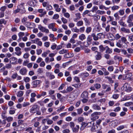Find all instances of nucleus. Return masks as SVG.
Instances as JSON below:
<instances>
[{
  "label": "nucleus",
  "mask_w": 133,
  "mask_h": 133,
  "mask_svg": "<svg viewBox=\"0 0 133 133\" xmlns=\"http://www.w3.org/2000/svg\"><path fill=\"white\" fill-rule=\"evenodd\" d=\"M98 40L102 39V38L104 37V35L102 33H99L97 34Z\"/></svg>",
  "instance_id": "a878e982"
},
{
  "label": "nucleus",
  "mask_w": 133,
  "mask_h": 133,
  "mask_svg": "<svg viewBox=\"0 0 133 133\" xmlns=\"http://www.w3.org/2000/svg\"><path fill=\"white\" fill-rule=\"evenodd\" d=\"M92 107L93 109L96 110H99L101 109L100 107L97 104H93Z\"/></svg>",
  "instance_id": "a211bd4d"
},
{
  "label": "nucleus",
  "mask_w": 133,
  "mask_h": 133,
  "mask_svg": "<svg viewBox=\"0 0 133 133\" xmlns=\"http://www.w3.org/2000/svg\"><path fill=\"white\" fill-rule=\"evenodd\" d=\"M30 79L28 77H24L23 80L25 82L27 83L29 82L30 81Z\"/></svg>",
  "instance_id": "e2e57ef3"
},
{
  "label": "nucleus",
  "mask_w": 133,
  "mask_h": 133,
  "mask_svg": "<svg viewBox=\"0 0 133 133\" xmlns=\"http://www.w3.org/2000/svg\"><path fill=\"white\" fill-rule=\"evenodd\" d=\"M119 95L117 94H114L112 95V97L115 99H117L119 96Z\"/></svg>",
  "instance_id": "69168bd1"
},
{
  "label": "nucleus",
  "mask_w": 133,
  "mask_h": 133,
  "mask_svg": "<svg viewBox=\"0 0 133 133\" xmlns=\"http://www.w3.org/2000/svg\"><path fill=\"white\" fill-rule=\"evenodd\" d=\"M116 45L119 48H121L122 47V44H121V41L120 40H119L118 42L116 43Z\"/></svg>",
  "instance_id": "a18cd8bd"
},
{
  "label": "nucleus",
  "mask_w": 133,
  "mask_h": 133,
  "mask_svg": "<svg viewBox=\"0 0 133 133\" xmlns=\"http://www.w3.org/2000/svg\"><path fill=\"white\" fill-rule=\"evenodd\" d=\"M121 41L122 43L126 44V42L127 41V39L126 38L124 37H122L121 38Z\"/></svg>",
  "instance_id": "f704fd0d"
},
{
  "label": "nucleus",
  "mask_w": 133,
  "mask_h": 133,
  "mask_svg": "<svg viewBox=\"0 0 133 133\" xmlns=\"http://www.w3.org/2000/svg\"><path fill=\"white\" fill-rule=\"evenodd\" d=\"M6 123V122L5 120H2L0 119V125L1 127L4 126Z\"/></svg>",
  "instance_id": "393cba45"
},
{
  "label": "nucleus",
  "mask_w": 133,
  "mask_h": 133,
  "mask_svg": "<svg viewBox=\"0 0 133 133\" xmlns=\"http://www.w3.org/2000/svg\"><path fill=\"white\" fill-rule=\"evenodd\" d=\"M94 87L97 89H98L101 87V85L98 83H96L94 85Z\"/></svg>",
  "instance_id": "774afa93"
},
{
  "label": "nucleus",
  "mask_w": 133,
  "mask_h": 133,
  "mask_svg": "<svg viewBox=\"0 0 133 133\" xmlns=\"http://www.w3.org/2000/svg\"><path fill=\"white\" fill-rule=\"evenodd\" d=\"M133 20V14L129 15L128 17L127 21V23H129L130 22H132Z\"/></svg>",
  "instance_id": "4be33fe9"
},
{
  "label": "nucleus",
  "mask_w": 133,
  "mask_h": 133,
  "mask_svg": "<svg viewBox=\"0 0 133 133\" xmlns=\"http://www.w3.org/2000/svg\"><path fill=\"white\" fill-rule=\"evenodd\" d=\"M83 23L82 21H78L76 23V25L78 26H80L83 25Z\"/></svg>",
  "instance_id": "4c0bfd02"
},
{
  "label": "nucleus",
  "mask_w": 133,
  "mask_h": 133,
  "mask_svg": "<svg viewBox=\"0 0 133 133\" xmlns=\"http://www.w3.org/2000/svg\"><path fill=\"white\" fill-rule=\"evenodd\" d=\"M89 93L86 91H84L81 95V97L82 98H88Z\"/></svg>",
  "instance_id": "ddd939ff"
},
{
  "label": "nucleus",
  "mask_w": 133,
  "mask_h": 133,
  "mask_svg": "<svg viewBox=\"0 0 133 133\" xmlns=\"http://www.w3.org/2000/svg\"><path fill=\"white\" fill-rule=\"evenodd\" d=\"M76 18L74 19V21L75 22L79 20L81 18V14L79 13H77L75 14Z\"/></svg>",
  "instance_id": "f3484780"
},
{
  "label": "nucleus",
  "mask_w": 133,
  "mask_h": 133,
  "mask_svg": "<svg viewBox=\"0 0 133 133\" xmlns=\"http://www.w3.org/2000/svg\"><path fill=\"white\" fill-rule=\"evenodd\" d=\"M73 88L71 86H69L67 88L66 90L68 92H69L73 90Z\"/></svg>",
  "instance_id": "13d9d810"
},
{
  "label": "nucleus",
  "mask_w": 133,
  "mask_h": 133,
  "mask_svg": "<svg viewBox=\"0 0 133 133\" xmlns=\"http://www.w3.org/2000/svg\"><path fill=\"white\" fill-rule=\"evenodd\" d=\"M91 36L89 35L88 36L87 38V43L88 45H89L91 44L92 42V38Z\"/></svg>",
  "instance_id": "f8f14e48"
},
{
  "label": "nucleus",
  "mask_w": 133,
  "mask_h": 133,
  "mask_svg": "<svg viewBox=\"0 0 133 133\" xmlns=\"http://www.w3.org/2000/svg\"><path fill=\"white\" fill-rule=\"evenodd\" d=\"M17 59L15 57H13L10 59V61L11 63L12 64H15L17 63Z\"/></svg>",
  "instance_id": "4468645a"
},
{
  "label": "nucleus",
  "mask_w": 133,
  "mask_h": 133,
  "mask_svg": "<svg viewBox=\"0 0 133 133\" xmlns=\"http://www.w3.org/2000/svg\"><path fill=\"white\" fill-rule=\"evenodd\" d=\"M38 29L42 32H44L46 34L48 33L49 32V30L48 29L43 26L41 24L38 25Z\"/></svg>",
  "instance_id": "423d86ee"
},
{
  "label": "nucleus",
  "mask_w": 133,
  "mask_h": 133,
  "mask_svg": "<svg viewBox=\"0 0 133 133\" xmlns=\"http://www.w3.org/2000/svg\"><path fill=\"white\" fill-rule=\"evenodd\" d=\"M131 62L129 61V59H126L123 60V63L125 64V65H129L131 64Z\"/></svg>",
  "instance_id": "b1692460"
},
{
  "label": "nucleus",
  "mask_w": 133,
  "mask_h": 133,
  "mask_svg": "<svg viewBox=\"0 0 133 133\" xmlns=\"http://www.w3.org/2000/svg\"><path fill=\"white\" fill-rule=\"evenodd\" d=\"M71 30L74 32H76L77 33L79 32V29H77L76 27L72 28L71 29Z\"/></svg>",
  "instance_id": "4d7b16f0"
},
{
  "label": "nucleus",
  "mask_w": 133,
  "mask_h": 133,
  "mask_svg": "<svg viewBox=\"0 0 133 133\" xmlns=\"http://www.w3.org/2000/svg\"><path fill=\"white\" fill-rule=\"evenodd\" d=\"M28 4L31 6H34L35 5L34 2L32 0L29 1L28 2Z\"/></svg>",
  "instance_id": "a19ab883"
},
{
  "label": "nucleus",
  "mask_w": 133,
  "mask_h": 133,
  "mask_svg": "<svg viewBox=\"0 0 133 133\" xmlns=\"http://www.w3.org/2000/svg\"><path fill=\"white\" fill-rule=\"evenodd\" d=\"M114 59L115 60L119 59L122 61V58L121 57L117 55H115L114 57Z\"/></svg>",
  "instance_id": "09e8293b"
},
{
  "label": "nucleus",
  "mask_w": 133,
  "mask_h": 133,
  "mask_svg": "<svg viewBox=\"0 0 133 133\" xmlns=\"http://www.w3.org/2000/svg\"><path fill=\"white\" fill-rule=\"evenodd\" d=\"M77 114H81L83 112V110L82 108H79L77 109Z\"/></svg>",
  "instance_id": "680f3d73"
},
{
  "label": "nucleus",
  "mask_w": 133,
  "mask_h": 133,
  "mask_svg": "<svg viewBox=\"0 0 133 133\" xmlns=\"http://www.w3.org/2000/svg\"><path fill=\"white\" fill-rule=\"evenodd\" d=\"M6 111H4V112H3L1 114V116L2 117V118L3 119H5V118H6Z\"/></svg>",
  "instance_id": "052dcab7"
},
{
  "label": "nucleus",
  "mask_w": 133,
  "mask_h": 133,
  "mask_svg": "<svg viewBox=\"0 0 133 133\" xmlns=\"http://www.w3.org/2000/svg\"><path fill=\"white\" fill-rule=\"evenodd\" d=\"M39 110V107L38 105L34 104L32 106L29 111L30 113L34 114L36 113L37 110Z\"/></svg>",
  "instance_id": "7ed1b4c3"
},
{
  "label": "nucleus",
  "mask_w": 133,
  "mask_h": 133,
  "mask_svg": "<svg viewBox=\"0 0 133 133\" xmlns=\"http://www.w3.org/2000/svg\"><path fill=\"white\" fill-rule=\"evenodd\" d=\"M118 23L124 27H126L127 26V24L125 23L122 20H120Z\"/></svg>",
  "instance_id": "473e14b6"
},
{
  "label": "nucleus",
  "mask_w": 133,
  "mask_h": 133,
  "mask_svg": "<svg viewBox=\"0 0 133 133\" xmlns=\"http://www.w3.org/2000/svg\"><path fill=\"white\" fill-rule=\"evenodd\" d=\"M108 37L109 39L112 41H114L115 40L114 38H113L114 35L111 33H108Z\"/></svg>",
  "instance_id": "cd10ccee"
},
{
  "label": "nucleus",
  "mask_w": 133,
  "mask_h": 133,
  "mask_svg": "<svg viewBox=\"0 0 133 133\" xmlns=\"http://www.w3.org/2000/svg\"><path fill=\"white\" fill-rule=\"evenodd\" d=\"M99 8L100 9L103 10L104 9L105 10H107L109 9V8L106 7L103 4H101L99 6Z\"/></svg>",
  "instance_id": "c756f323"
},
{
  "label": "nucleus",
  "mask_w": 133,
  "mask_h": 133,
  "mask_svg": "<svg viewBox=\"0 0 133 133\" xmlns=\"http://www.w3.org/2000/svg\"><path fill=\"white\" fill-rule=\"evenodd\" d=\"M128 39L130 42L133 41V35H128Z\"/></svg>",
  "instance_id": "37998d69"
},
{
  "label": "nucleus",
  "mask_w": 133,
  "mask_h": 133,
  "mask_svg": "<svg viewBox=\"0 0 133 133\" xmlns=\"http://www.w3.org/2000/svg\"><path fill=\"white\" fill-rule=\"evenodd\" d=\"M96 52H97V54L95 56V58L96 60H100L102 58V54L100 52L96 51Z\"/></svg>",
  "instance_id": "9b49d317"
},
{
  "label": "nucleus",
  "mask_w": 133,
  "mask_h": 133,
  "mask_svg": "<svg viewBox=\"0 0 133 133\" xmlns=\"http://www.w3.org/2000/svg\"><path fill=\"white\" fill-rule=\"evenodd\" d=\"M130 99V96H125L124 97L122 98V101H125Z\"/></svg>",
  "instance_id": "49530a36"
},
{
  "label": "nucleus",
  "mask_w": 133,
  "mask_h": 133,
  "mask_svg": "<svg viewBox=\"0 0 133 133\" xmlns=\"http://www.w3.org/2000/svg\"><path fill=\"white\" fill-rule=\"evenodd\" d=\"M105 53L108 54H111L112 53V50L111 48H110L108 46H106Z\"/></svg>",
  "instance_id": "6ab92c4d"
},
{
  "label": "nucleus",
  "mask_w": 133,
  "mask_h": 133,
  "mask_svg": "<svg viewBox=\"0 0 133 133\" xmlns=\"http://www.w3.org/2000/svg\"><path fill=\"white\" fill-rule=\"evenodd\" d=\"M105 78L108 79L109 82L111 83H112L114 82V81L112 80L111 77L109 76H106Z\"/></svg>",
  "instance_id": "72a5a7b5"
},
{
  "label": "nucleus",
  "mask_w": 133,
  "mask_h": 133,
  "mask_svg": "<svg viewBox=\"0 0 133 133\" xmlns=\"http://www.w3.org/2000/svg\"><path fill=\"white\" fill-rule=\"evenodd\" d=\"M121 30L125 33H129L130 32V31L129 29H126L124 27L121 28Z\"/></svg>",
  "instance_id": "412c9836"
},
{
  "label": "nucleus",
  "mask_w": 133,
  "mask_h": 133,
  "mask_svg": "<svg viewBox=\"0 0 133 133\" xmlns=\"http://www.w3.org/2000/svg\"><path fill=\"white\" fill-rule=\"evenodd\" d=\"M74 80L77 83H79L80 82V80L79 78L77 76H75L74 77Z\"/></svg>",
  "instance_id": "603ef678"
},
{
  "label": "nucleus",
  "mask_w": 133,
  "mask_h": 133,
  "mask_svg": "<svg viewBox=\"0 0 133 133\" xmlns=\"http://www.w3.org/2000/svg\"><path fill=\"white\" fill-rule=\"evenodd\" d=\"M82 125L83 126H82L80 128V129L82 130V128L84 126L85 127H92L93 124H92L91 122H89L88 123H86L85 122H82Z\"/></svg>",
  "instance_id": "1a4fd4ad"
},
{
  "label": "nucleus",
  "mask_w": 133,
  "mask_h": 133,
  "mask_svg": "<svg viewBox=\"0 0 133 133\" xmlns=\"http://www.w3.org/2000/svg\"><path fill=\"white\" fill-rule=\"evenodd\" d=\"M79 39L81 41H83L86 39V37L85 35L83 34H82L79 37Z\"/></svg>",
  "instance_id": "c85d7f7f"
},
{
  "label": "nucleus",
  "mask_w": 133,
  "mask_h": 133,
  "mask_svg": "<svg viewBox=\"0 0 133 133\" xmlns=\"http://www.w3.org/2000/svg\"><path fill=\"white\" fill-rule=\"evenodd\" d=\"M97 13L99 15H102L105 13V12L104 11L97 10Z\"/></svg>",
  "instance_id": "3c124183"
},
{
  "label": "nucleus",
  "mask_w": 133,
  "mask_h": 133,
  "mask_svg": "<svg viewBox=\"0 0 133 133\" xmlns=\"http://www.w3.org/2000/svg\"><path fill=\"white\" fill-rule=\"evenodd\" d=\"M79 128V126L78 125H76L75 127H74L72 129L73 132H77L78 131Z\"/></svg>",
  "instance_id": "5701e85b"
},
{
  "label": "nucleus",
  "mask_w": 133,
  "mask_h": 133,
  "mask_svg": "<svg viewBox=\"0 0 133 133\" xmlns=\"http://www.w3.org/2000/svg\"><path fill=\"white\" fill-rule=\"evenodd\" d=\"M53 6L55 9V11L57 12H59L61 10V9L59 7L58 4H55L53 5Z\"/></svg>",
  "instance_id": "2eb2a0df"
},
{
  "label": "nucleus",
  "mask_w": 133,
  "mask_h": 133,
  "mask_svg": "<svg viewBox=\"0 0 133 133\" xmlns=\"http://www.w3.org/2000/svg\"><path fill=\"white\" fill-rule=\"evenodd\" d=\"M131 105H133V103L131 102H127L124 104V105L126 107H129Z\"/></svg>",
  "instance_id": "de8ad7c7"
},
{
  "label": "nucleus",
  "mask_w": 133,
  "mask_h": 133,
  "mask_svg": "<svg viewBox=\"0 0 133 133\" xmlns=\"http://www.w3.org/2000/svg\"><path fill=\"white\" fill-rule=\"evenodd\" d=\"M27 70L25 67H23L19 70V73L22 75H25L27 74Z\"/></svg>",
  "instance_id": "9d476101"
},
{
  "label": "nucleus",
  "mask_w": 133,
  "mask_h": 133,
  "mask_svg": "<svg viewBox=\"0 0 133 133\" xmlns=\"http://www.w3.org/2000/svg\"><path fill=\"white\" fill-rule=\"evenodd\" d=\"M41 117H36L34 118L31 121V122L32 123L35 122H37L36 121H39L41 119Z\"/></svg>",
  "instance_id": "e433bc0d"
},
{
  "label": "nucleus",
  "mask_w": 133,
  "mask_h": 133,
  "mask_svg": "<svg viewBox=\"0 0 133 133\" xmlns=\"http://www.w3.org/2000/svg\"><path fill=\"white\" fill-rule=\"evenodd\" d=\"M37 42L36 44H37L38 45L40 46H41L42 45V43L41 41H39V39L37 38Z\"/></svg>",
  "instance_id": "6e6d98bb"
},
{
  "label": "nucleus",
  "mask_w": 133,
  "mask_h": 133,
  "mask_svg": "<svg viewBox=\"0 0 133 133\" xmlns=\"http://www.w3.org/2000/svg\"><path fill=\"white\" fill-rule=\"evenodd\" d=\"M101 114V112H96L92 113L91 115V120L94 121L96 119H97L99 118V117L97 115H99Z\"/></svg>",
  "instance_id": "20e7f679"
},
{
  "label": "nucleus",
  "mask_w": 133,
  "mask_h": 133,
  "mask_svg": "<svg viewBox=\"0 0 133 133\" xmlns=\"http://www.w3.org/2000/svg\"><path fill=\"white\" fill-rule=\"evenodd\" d=\"M47 121V123L48 124L50 125L52 124L53 123V121L49 119V118L45 119H43V122L44 121Z\"/></svg>",
  "instance_id": "bb28decb"
},
{
  "label": "nucleus",
  "mask_w": 133,
  "mask_h": 133,
  "mask_svg": "<svg viewBox=\"0 0 133 133\" xmlns=\"http://www.w3.org/2000/svg\"><path fill=\"white\" fill-rule=\"evenodd\" d=\"M56 53L55 54L51 53L49 55V56L50 57L49 58L48 57H46L45 59V61L46 63H49L50 62H52L54 61V57L56 55Z\"/></svg>",
  "instance_id": "f257e3e1"
},
{
  "label": "nucleus",
  "mask_w": 133,
  "mask_h": 133,
  "mask_svg": "<svg viewBox=\"0 0 133 133\" xmlns=\"http://www.w3.org/2000/svg\"><path fill=\"white\" fill-rule=\"evenodd\" d=\"M102 27L103 28L105 29V31L106 32H109L110 30V25L108 24L106 25L105 22H103L102 24Z\"/></svg>",
  "instance_id": "6e6552de"
},
{
  "label": "nucleus",
  "mask_w": 133,
  "mask_h": 133,
  "mask_svg": "<svg viewBox=\"0 0 133 133\" xmlns=\"http://www.w3.org/2000/svg\"><path fill=\"white\" fill-rule=\"evenodd\" d=\"M91 36L93 37V39L94 41H97L98 40L97 35V34L96 35L95 33H92Z\"/></svg>",
  "instance_id": "aec40b11"
},
{
  "label": "nucleus",
  "mask_w": 133,
  "mask_h": 133,
  "mask_svg": "<svg viewBox=\"0 0 133 133\" xmlns=\"http://www.w3.org/2000/svg\"><path fill=\"white\" fill-rule=\"evenodd\" d=\"M24 25L26 27L32 29L36 27V25L34 23L29 22H26Z\"/></svg>",
  "instance_id": "0eeeda50"
},
{
  "label": "nucleus",
  "mask_w": 133,
  "mask_h": 133,
  "mask_svg": "<svg viewBox=\"0 0 133 133\" xmlns=\"http://www.w3.org/2000/svg\"><path fill=\"white\" fill-rule=\"evenodd\" d=\"M99 51L101 52H103L106 49V46L104 47L102 45L99 46Z\"/></svg>",
  "instance_id": "7c9ffc66"
},
{
  "label": "nucleus",
  "mask_w": 133,
  "mask_h": 133,
  "mask_svg": "<svg viewBox=\"0 0 133 133\" xmlns=\"http://www.w3.org/2000/svg\"><path fill=\"white\" fill-rule=\"evenodd\" d=\"M55 26V24L53 23H50L48 25V28L50 29H52Z\"/></svg>",
  "instance_id": "bf43d9fd"
},
{
  "label": "nucleus",
  "mask_w": 133,
  "mask_h": 133,
  "mask_svg": "<svg viewBox=\"0 0 133 133\" xmlns=\"http://www.w3.org/2000/svg\"><path fill=\"white\" fill-rule=\"evenodd\" d=\"M107 64H108L109 65H112L113 64L114 62L113 60H109L107 62Z\"/></svg>",
  "instance_id": "0e129e2a"
},
{
  "label": "nucleus",
  "mask_w": 133,
  "mask_h": 133,
  "mask_svg": "<svg viewBox=\"0 0 133 133\" xmlns=\"http://www.w3.org/2000/svg\"><path fill=\"white\" fill-rule=\"evenodd\" d=\"M23 94V91H19L17 92V96L18 97H22Z\"/></svg>",
  "instance_id": "58836bf2"
},
{
  "label": "nucleus",
  "mask_w": 133,
  "mask_h": 133,
  "mask_svg": "<svg viewBox=\"0 0 133 133\" xmlns=\"http://www.w3.org/2000/svg\"><path fill=\"white\" fill-rule=\"evenodd\" d=\"M68 51V50L63 49L60 50L59 51V53L60 54H62L65 53H67Z\"/></svg>",
  "instance_id": "c03bdc74"
},
{
  "label": "nucleus",
  "mask_w": 133,
  "mask_h": 133,
  "mask_svg": "<svg viewBox=\"0 0 133 133\" xmlns=\"http://www.w3.org/2000/svg\"><path fill=\"white\" fill-rule=\"evenodd\" d=\"M18 123L19 125L21 124L25 125L26 126H27L28 125L27 123H24V121L19 119L18 121Z\"/></svg>",
  "instance_id": "2f4dec72"
},
{
  "label": "nucleus",
  "mask_w": 133,
  "mask_h": 133,
  "mask_svg": "<svg viewBox=\"0 0 133 133\" xmlns=\"http://www.w3.org/2000/svg\"><path fill=\"white\" fill-rule=\"evenodd\" d=\"M27 20V17H24L22 18L21 20L22 22V23L24 25Z\"/></svg>",
  "instance_id": "338daca9"
},
{
  "label": "nucleus",
  "mask_w": 133,
  "mask_h": 133,
  "mask_svg": "<svg viewBox=\"0 0 133 133\" xmlns=\"http://www.w3.org/2000/svg\"><path fill=\"white\" fill-rule=\"evenodd\" d=\"M82 85V84L79 83V84H72V86L75 87L76 88H80L81 87V85Z\"/></svg>",
  "instance_id": "8fccbe9b"
},
{
  "label": "nucleus",
  "mask_w": 133,
  "mask_h": 133,
  "mask_svg": "<svg viewBox=\"0 0 133 133\" xmlns=\"http://www.w3.org/2000/svg\"><path fill=\"white\" fill-rule=\"evenodd\" d=\"M42 82L41 81L38 80H35L32 82V85L34 88H36L40 87V84Z\"/></svg>",
  "instance_id": "39448f33"
},
{
  "label": "nucleus",
  "mask_w": 133,
  "mask_h": 133,
  "mask_svg": "<svg viewBox=\"0 0 133 133\" xmlns=\"http://www.w3.org/2000/svg\"><path fill=\"white\" fill-rule=\"evenodd\" d=\"M114 69V67L112 65L109 66L108 67V70L110 72H113Z\"/></svg>",
  "instance_id": "c9c22d12"
},
{
  "label": "nucleus",
  "mask_w": 133,
  "mask_h": 133,
  "mask_svg": "<svg viewBox=\"0 0 133 133\" xmlns=\"http://www.w3.org/2000/svg\"><path fill=\"white\" fill-rule=\"evenodd\" d=\"M122 90L127 92H130L132 90V88L131 87L128 83H125L121 88Z\"/></svg>",
  "instance_id": "f03ea898"
},
{
  "label": "nucleus",
  "mask_w": 133,
  "mask_h": 133,
  "mask_svg": "<svg viewBox=\"0 0 133 133\" xmlns=\"http://www.w3.org/2000/svg\"><path fill=\"white\" fill-rule=\"evenodd\" d=\"M83 19L86 25H89L90 24V22L89 20L86 18H85Z\"/></svg>",
  "instance_id": "5fc2aeb1"
},
{
  "label": "nucleus",
  "mask_w": 133,
  "mask_h": 133,
  "mask_svg": "<svg viewBox=\"0 0 133 133\" xmlns=\"http://www.w3.org/2000/svg\"><path fill=\"white\" fill-rule=\"evenodd\" d=\"M92 28L90 26L87 27L86 30V32L87 34H89L90 33L91 31Z\"/></svg>",
  "instance_id": "79ce46f5"
},
{
  "label": "nucleus",
  "mask_w": 133,
  "mask_h": 133,
  "mask_svg": "<svg viewBox=\"0 0 133 133\" xmlns=\"http://www.w3.org/2000/svg\"><path fill=\"white\" fill-rule=\"evenodd\" d=\"M114 37L115 40H117L121 38V36L119 35V34L117 33L115 35Z\"/></svg>",
  "instance_id": "ea45409f"
},
{
  "label": "nucleus",
  "mask_w": 133,
  "mask_h": 133,
  "mask_svg": "<svg viewBox=\"0 0 133 133\" xmlns=\"http://www.w3.org/2000/svg\"><path fill=\"white\" fill-rule=\"evenodd\" d=\"M79 76L83 78H85L88 77L89 76V74L87 72H85L81 73L79 74Z\"/></svg>",
  "instance_id": "dca6fc26"
},
{
  "label": "nucleus",
  "mask_w": 133,
  "mask_h": 133,
  "mask_svg": "<svg viewBox=\"0 0 133 133\" xmlns=\"http://www.w3.org/2000/svg\"><path fill=\"white\" fill-rule=\"evenodd\" d=\"M125 126L123 125H121L118 127L117 128V130H121L125 128Z\"/></svg>",
  "instance_id": "864d4df0"
}]
</instances>
